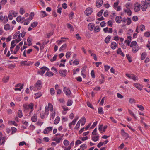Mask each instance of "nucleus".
I'll use <instances>...</instances> for the list:
<instances>
[{"label":"nucleus","mask_w":150,"mask_h":150,"mask_svg":"<svg viewBox=\"0 0 150 150\" xmlns=\"http://www.w3.org/2000/svg\"><path fill=\"white\" fill-rule=\"evenodd\" d=\"M64 136V134H56L52 140L56 141V143L54 142H52L51 144V145L52 146H55L56 145L57 143H59L62 139Z\"/></svg>","instance_id":"obj_1"},{"label":"nucleus","mask_w":150,"mask_h":150,"mask_svg":"<svg viewBox=\"0 0 150 150\" xmlns=\"http://www.w3.org/2000/svg\"><path fill=\"white\" fill-rule=\"evenodd\" d=\"M40 69L42 70L41 71H38V74H40L42 75L45 73L46 71H49V69L46 67L44 66L40 68Z\"/></svg>","instance_id":"obj_2"},{"label":"nucleus","mask_w":150,"mask_h":150,"mask_svg":"<svg viewBox=\"0 0 150 150\" xmlns=\"http://www.w3.org/2000/svg\"><path fill=\"white\" fill-rule=\"evenodd\" d=\"M42 82L41 80H39L37 81L36 83L35 84L34 87V89L40 90L42 87Z\"/></svg>","instance_id":"obj_3"},{"label":"nucleus","mask_w":150,"mask_h":150,"mask_svg":"<svg viewBox=\"0 0 150 150\" xmlns=\"http://www.w3.org/2000/svg\"><path fill=\"white\" fill-rule=\"evenodd\" d=\"M134 9L135 12L139 11L140 9V4L137 3L134 4Z\"/></svg>","instance_id":"obj_4"},{"label":"nucleus","mask_w":150,"mask_h":150,"mask_svg":"<svg viewBox=\"0 0 150 150\" xmlns=\"http://www.w3.org/2000/svg\"><path fill=\"white\" fill-rule=\"evenodd\" d=\"M141 9L143 11H145L146 10L148 6L145 3L144 1H142L141 3Z\"/></svg>","instance_id":"obj_5"},{"label":"nucleus","mask_w":150,"mask_h":150,"mask_svg":"<svg viewBox=\"0 0 150 150\" xmlns=\"http://www.w3.org/2000/svg\"><path fill=\"white\" fill-rule=\"evenodd\" d=\"M63 91L65 94L67 96H70L71 93L70 90L68 88L66 87L64 88Z\"/></svg>","instance_id":"obj_6"},{"label":"nucleus","mask_w":150,"mask_h":150,"mask_svg":"<svg viewBox=\"0 0 150 150\" xmlns=\"http://www.w3.org/2000/svg\"><path fill=\"white\" fill-rule=\"evenodd\" d=\"M6 137H2V133L0 132V144L1 145L3 144L5 142Z\"/></svg>","instance_id":"obj_7"},{"label":"nucleus","mask_w":150,"mask_h":150,"mask_svg":"<svg viewBox=\"0 0 150 150\" xmlns=\"http://www.w3.org/2000/svg\"><path fill=\"white\" fill-rule=\"evenodd\" d=\"M0 21L1 22H2L4 21V24L7 23L8 21V17L7 16H3L1 15L0 16Z\"/></svg>","instance_id":"obj_8"},{"label":"nucleus","mask_w":150,"mask_h":150,"mask_svg":"<svg viewBox=\"0 0 150 150\" xmlns=\"http://www.w3.org/2000/svg\"><path fill=\"white\" fill-rule=\"evenodd\" d=\"M53 127H47L44 129L43 131L44 134H47L52 129Z\"/></svg>","instance_id":"obj_9"},{"label":"nucleus","mask_w":150,"mask_h":150,"mask_svg":"<svg viewBox=\"0 0 150 150\" xmlns=\"http://www.w3.org/2000/svg\"><path fill=\"white\" fill-rule=\"evenodd\" d=\"M93 11L92 9L90 8H87L85 11L84 13L86 16H89L90 15Z\"/></svg>","instance_id":"obj_10"},{"label":"nucleus","mask_w":150,"mask_h":150,"mask_svg":"<svg viewBox=\"0 0 150 150\" xmlns=\"http://www.w3.org/2000/svg\"><path fill=\"white\" fill-rule=\"evenodd\" d=\"M103 4V0H98L96 2V6L98 7H100L102 6Z\"/></svg>","instance_id":"obj_11"},{"label":"nucleus","mask_w":150,"mask_h":150,"mask_svg":"<svg viewBox=\"0 0 150 150\" xmlns=\"http://www.w3.org/2000/svg\"><path fill=\"white\" fill-rule=\"evenodd\" d=\"M95 26V25L93 23H90L88 25V28L90 31H92L94 30Z\"/></svg>","instance_id":"obj_12"},{"label":"nucleus","mask_w":150,"mask_h":150,"mask_svg":"<svg viewBox=\"0 0 150 150\" xmlns=\"http://www.w3.org/2000/svg\"><path fill=\"white\" fill-rule=\"evenodd\" d=\"M134 85L137 88L140 90H142L143 88L142 86L139 83H134Z\"/></svg>","instance_id":"obj_13"},{"label":"nucleus","mask_w":150,"mask_h":150,"mask_svg":"<svg viewBox=\"0 0 150 150\" xmlns=\"http://www.w3.org/2000/svg\"><path fill=\"white\" fill-rule=\"evenodd\" d=\"M67 71L66 70H60L59 71V73L61 76L65 77L66 75Z\"/></svg>","instance_id":"obj_14"},{"label":"nucleus","mask_w":150,"mask_h":150,"mask_svg":"<svg viewBox=\"0 0 150 150\" xmlns=\"http://www.w3.org/2000/svg\"><path fill=\"white\" fill-rule=\"evenodd\" d=\"M122 17L120 16H117L115 18V21L117 23H119L122 21Z\"/></svg>","instance_id":"obj_15"},{"label":"nucleus","mask_w":150,"mask_h":150,"mask_svg":"<svg viewBox=\"0 0 150 150\" xmlns=\"http://www.w3.org/2000/svg\"><path fill=\"white\" fill-rule=\"evenodd\" d=\"M86 120V119L84 117H83L82 118L81 120V121H80V123H81V126H83L85 125Z\"/></svg>","instance_id":"obj_16"},{"label":"nucleus","mask_w":150,"mask_h":150,"mask_svg":"<svg viewBox=\"0 0 150 150\" xmlns=\"http://www.w3.org/2000/svg\"><path fill=\"white\" fill-rule=\"evenodd\" d=\"M132 47V50L133 53H135L137 52L139 50L138 47L137 46L131 47Z\"/></svg>","instance_id":"obj_17"},{"label":"nucleus","mask_w":150,"mask_h":150,"mask_svg":"<svg viewBox=\"0 0 150 150\" xmlns=\"http://www.w3.org/2000/svg\"><path fill=\"white\" fill-rule=\"evenodd\" d=\"M32 121L33 122H35L37 120V116L36 114H34L32 117Z\"/></svg>","instance_id":"obj_18"},{"label":"nucleus","mask_w":150,"mask_h":150,"mask_svg":"<svg viewBox=\"0 0 150 150\" xmlns=\"http://www.w3.org/2000/svg\"><path fill=\"white\" fill-rule=\"evenodd\" d=\"M117 44L114 42H112L111 44V47L112 49H115L117 47Z\"/></svg>","instance_id":"obj_19"},{"label":"nucleus","mask_w":150,"mask_h":150,"mask_svg":"<svg viewBox=\"0 0 150 150\" xmlns=\"http://www.w3.org/2000/svg\"><path fill=\"white\" fill-rule=\"evenodd\" d=\"M27 61H21V64L22 65H24V66H30L31 65V63H27Z\"/></svg>","instance_id":"obj_20"},{"label":"nucleus","mask_w":150,"mask_h":150,"mask_svg":"<svg viewBox=\"0 0 150 150\" xmlns=\"http://www.w3.org/2000/svg\"><path fill=\"white\" fill-rule=\"evenodd\" d=\"M126 76L129 78L132 79L134 80H136V77L134 75H131L128 74H126Z\"/></svg>","instance_id":"obj_21"},{"label":"nucleus","mask_w":150,"mask_h":150,"mask_svg":"<svg viewBox=\"0 0 150 150\" xmlns=\"http://www.w3.org/2000/svg\"><path fill=\"white\" fill-rule=\"evenodd\" d=\"M124 11L125 12L127 13L129 16H130L131 15L132 11L129 8H128L127 9H124Z\"/></svg>","instance_id":"obj_22"},{"label":"nucleus","mask_w":150,"mask_h":150,"mask_svg":"<svg viewBox=\"0 0 150 150\" xmlns=\"http://www.w3.org/2000/svg\"><path fill=\"white\" fill-rule=\"evenodd\" d=\"M117 54L121 55L122 56H124V53L122 52L120 48H119L118 49V50H117Z\"/></svg>","instance_id":"obj_23"},{"label":"nucleus","mask_w":150,"mask_h":150,"mask_svg":"<svg viewBox=\"0 0 150 150\" xmlns=\"http://www.w3.org/2000/svg\"><path fill=\"white\" fill-rule=\"evenodd\" d=\"M101 76L102 79H100L99 80V82L100 84H101L103 83L105 81V78L103 75V74H101Z\"/></svg>","instance_id":"obj_24"},{"label":"nucleus","mask_w":150,"mask_h":150,"mask_svg":"<svg viewBox=\"0 0 150 150\" xmlns=\"http://www.w3.org/2000/svg\"><path fill=\"white\" fill-rule=\"evenodd\" d=\"M121 134L127 138L129 137L128 134L125 132L124 130L123 129H122L121 130Z\"/></svg>","instance_id":"obj_25"},{"label":"nucleus","mask_w":150,"mask_h":150,"mask_svg":"<svg viewBox=\"0 0 150 150\" xmlns=\"http://www.w3.org/2000/svg\"><path fill=\"white\" fill-rule=\"evenodd\" d=\"M99 139V136L97 135L96 136H93L92 137V140L96 142Z\"/></svg>","instance_id":"obj_26"},{"label":"nucleus","mask_w":150,"mask_h":150,"mask_svg":"<svg viewBox=\"0 0 150 150\" xmlns=\"http://www.w3.org/2000/svg\"><path fill=\"white\" fill-rule=\"evenodd\" d=\"M100 30V28L98 26H95L93 30L95 32L97 33L99 32Z\"/></svg>","instance_id":"obj_27"},{"label":"nucleus","mask_w":150,"mask_h":150,"mask_svg":"<svg viewBox=\"0 0 150 150\" xmlns=\"http://www.w3.org/2000/svg\"><path fill=\"white\" fill-rule=\"evenodd\" d=\"M146 52H143L141 54V59L142 60H143L146 56Z\"/></svg>","instance_id":"obj_28"},{"label":"nucleus","mask_w":150,"mask_h":150,"mask_svg":"<svg viewBox=\"0 0 150 150\" xmlns=\"http://www.w3.org/2000/svg\"><path fill=\"white\" fill-rule=\"evenodd\" d=\"M9 78V76L4 77L3 79V81L4 83H6L8 81Z\"/></svg>","instance_id":"obj_29"},{"label":"nucleus","mask_w":150,"mask_h":150,"mask_svg":"<svg viewBox=\"0 0 150 150\" xmlns=\"http://www.w3.org/2000/svg\"><path fill=\"white\" fill-rule=\"evenodd\" d=\"M60 117L59 116L57 117L54 121V124H57L59 122L60 120Z\"/></svg>","instance_id":"obj_30"},{"label":"nucleus","mask_w":150,"mask_h":150,"mask_svg":"<svg viewBox=\"0 0 150 150\" xmlns=\"http://www.w3.org/2000/svg\"><path fill=\"white\" fill-rule=\"evenodd\" d=\"M45 75L49 77L52 76L54 75V73L52 72L47 71L45 74Z\"/></svg>","instance_id":"obj_31"},{"label":"nucleus","mask_w":150,"mask_h":150,"mask_svg":"<svg viewBox=\"0 0 150 150\" xmlns=\"http://www.w3.org/2000/svg\"><path fill=\"white\" fill-rule=\"evenodd\" d=\"M67 47V44H66L63 45L59 48V51H61L66 49Z\"/></svg>","instance_id":"obj_32"},{"label":"nucleus","mask_w":150,"mask_h":150,"mask_svg":"<svg viewBox=\"0 0 150 150\" xmlns=\"http://www.w3.org/2000/svg\"><path fill=\"white\" fill-rule=\"evenodd\" d=\"M111 38L110 36L108 35L107 36L105 40V41L106 43H108L110 41V39Z\"/></svg>","instance_id":"obj_33"},{"label":"nucleus","mask_w":150,"mask_h":150,"mask_svg":"<svg viewBox=\"0 0 150 150\" xmlns=\"http://www.w3.org/2000/svg\"><path fill=\"white\" fill-rule=\"evenodd\" d=\"M20 47L19 46V45H16L13 52V54H16L17 52L18 51Z\"/></svg>","instance_id":"obj_34"},{"label":"nucleus","mask_w":150,"mask_h":150,"mask_svg":"<svg viewBox=\"0 0 150 150\" xmlns=\"http://www.w3.org/2000/svg\"><path fill=\"white\" fill-rule=\"evenodd\" d=\"M98 113L99 114H103L104 113V112L102 107H100L98 109Z\"/></svg>","instance_id":"obj_35"},{"label":"nucleus","mask_w":150,"mask_h":150,"mask_svg":"<svg viewBox=\"0 0 150 150\" xmlns=\"http://www.w3.org/2000/svg\"><path fill=\"white\" fill-rule=\"evenodd\" d=\"M18 116L20 118H21L22 117V112L21 110H19L18 112Z\"/></svg>","instance_id":"obj_36"},{"label":"nucleus","mask_w":150,"mask_h":150,"mask_svg":"<svg viewBox=\"0 0 150 150\" xmlns=\"http://www.w3.org/2000/svg\"><path fill=\"white\" fill-rule=\"evenodd\" d=\"M36 97H35V99H36L40 97L42 95L41 92H38L35 94Z\"/></svg>","instance_id":"obj_37"},{"label":"nucleus","mask_w":150,"mask_h":150,"mask_svg":"<svg viewBox=\"0 0 150 150\" xmlns=\"http://www.w3.org/2000/svg\"><path fill=\"white\" fill-rule=\"evenodd\" d=\"M34 16V13L33 12H31L30 14L29 18H28V19L30 21L32 20V19H33V17Z\"/></svg>","instance_id":"obj_38"},{"label":"nucleus","mask_w":150,"mask_h":150,"mask_svg":"<svg viewBox=\"0 0 150 150\" xmlns=\"http://www.w3.org/2000/svg\"><path fill=\"white\" fill-rule=\"evenodd\" d=\"M81 121V120H80L77 123L76 125V126L74 128V129H78L80 127V121Z\"/></svg>","instance_id":"obj_39"},{"label":"nucleus","mask_w":150,"mask_h":150,"mask_svg":"<svg viewBox=\"0 0 150 150\" xmlns=\"http://www.w3.org/2000/svg\"><path fill=\"white\" fill-rule=\"evenodd\" d=\"M73 103V101L69 99L67 103V105L68 106L71 105Z\"/></svg>","instance_id":"obj_40"},{"label":"nucleus","mask_w":150,"mask_h":150,"mask_svg":"<svg viewBox=\"0 0 150 150\" xmlns=\"http://www.w3.org/2000/svg\"><path fill=\"white\" fill-rule=\"evenodd\" d=\"M34 106V104L33 103H30L28 105V109H32Z\"/></svg>","instance_id":"obj_41"},{"label":"nucleus","mask_w":150,"mask_h":150,"mask_svg":"<svg viewBox=\"0 0 150 150\" xmlns=\"http://www.w3.org/2000/svg\"><path fill=\"white\" fill-rule=\"evenodd\" d=\"M10 25L9 24H7L4 26V28L5 30H8L10 29Z\"/></svg>","instance_id":"obj_42"},{"label":"nucleus","mask_w":150,"mask_h":150,"mask_svg":"<svg viewBox=\"0 0 150 150\" xmlns=\"http://www.w3.org/2000/svg\"><path fill=\"white\" fill-rule=\"evenodd\" d=\"M126 21L127 24L128 25H130L132 22L131 19L130 18H127Z\"/></svg>","instance_id":"obj_43"},{"label":"nucleus","mask_w":150,"mask_h":150,"mask_svg":"<svg viewBox=\"0 0 150 150\" xmlns=\"http://www.w3.org/2000/svg\"><path fill=\"white\" fill-rule=\"evenodd\" d=\"M19 34H21L20 31H18L16 32L13 35V39H16Z\"/></svg>","instance_id":"obj_44"},{"label":"nucleus","mask_w":150,"mask_h":150,"mask_svg":"<svg viewBox=\"0 0 150 150\" xmlns=\"http://www.w3.org/2000/svg\"><path fill=\"white\" fill-rule=\"evenodd\" d=\"M137 106L141 111H143L144 110V108L142 105L137 104Z\"/></svg>","instance_id":"obj_45"},{"label":"nucleus","mask_w":150,"mask_h":150,"mask_svg":"<svg viewBox=\"0 0 150 150\" xmlns=\"http://www.w3.org/2000/svg\"><path fill=\"white\" fill-rule=\"evenodd\" d=\"M128 110L130 115L132 116H133L134 117L135 119H136L137 117L136 116H135L134 113L133 112H132L131 110H130L129 109H128Z\"/></svg>","instance_id":"obj_46"},{"label":"nucleus","mask_w":150,"mask_h":150,"mask_svg":"<svg viewBox=\"0 0 150 150\" xmlns=\"http://www.w3.org/2000/svg\"><path fill=\"white\" fill-rule=\"evenodd\" d=\"M31 38L29 37L27 40V41L28 43V45L30 46L31 45L32 43H31Z\"/></svg>","instance_id":"obj_47"},{"label":"nucleus","mask_w":150,"mask_h":150,"mask_svg":"<svg viewBox=\"0 0 150 150\" xmlns=\"http://www.w3.org/2000/svg\"><path fill=\"white\" fill-rule=\"evenodd\" d=\"M38 23L37 22H34L31 24V26L33 28H34L37 25Z\"/></svg>","instance_id":"obj_48"},{"label":"nucleus","mask_w":150,"mask_h":150,"mask_svg":"<svg viewBox=\"0 0 150 150\" xmlns=\"http://www.w3.org/2000/svg\"><path fill=\"white\" fill-rule=\"evenodd\" d=\"M11 130L12 131L11 134H13L16 132L17 129L16 128L13 127L11 128Z\"/></svg>","instance_id":"obj_49"},{"label":"nucleus","mask_w":150,"mask_h":150,"mask_svg":"<svg viewBox=\"0 0 150 150\" xmlns=\"http://www.w3.org/2000/svg\"><path fill=\"white\" fill-rule=\"evenodd\" d=\"M71 54V52H70L69 51L67 52L66 53V58H69L70 57Z\"/></svg>","instance_id":"obj_50"},{"label":"nucleus","mask_w":150,"mask_h":150,"mask_svg":"<svg viewBox=\"0 0 150 150\" xmlns=\"http://www.w3.org/2000/svg\"><path fill=\"white\" fill-rule=\"evenodd\" d=\"M126 57L128 60L129 61L131 62L132 61V59L129 54H127L126 55Z\"/></svg>","instance_id":"obj_51"},{"label":"nucleus","mask_w":150,"mask_h":150,"mask_svg":"<svg viewBox=\"0 0 150 150\" xmlns=\"http://www.w3.org/2000/svg\"><path fill=\"white\" fill-rule=\"evenodd\" d=\"M137 44V42L136 41H133L131 43L130 45V47L136 46Z\"/></svg>","instance_id":"obj_52"},{"label":"nucleus","mask_w":150,"mask_h":150,"mask_svg":"<svg viewBox=\"0 0 150 150\" xmlns=\"http://www.w3.org/2000/svg\"><path fill=\"white\" fill-rule=\"evenodd\" d=\"M48 106L50 108L49 109L51 111H52L53 110V107L52 105L50 103H49L48 104Z\"/></svg>","instance_id":"obj_53"},{"label":"nucleus","mask_w":150,"mask_h":150,"mask_svg":"<svg viewBox=\"0 0 150 150\" xmlns=\"http://www.w3.org/2000/svg\"><path fill=\"white\" fill-rule=\"evenodd\" d=\"M63 143L65 146H67L69 144V142L68 140L65 139L63 142Z\"/></svg>","instance_id":"obj_54"},{"label":"nucleus","mask_w":150,"mask_h":150,"mask_svg":"<svg viewBox=\"0 0 150 150\" xmlns=\"http://www.w3.org/2000/svg\"><path fill=\"white\" fill-rule=\"evenodd\" d=\"M16 20L18 22H21L22 21L21 16H18L16 18Z\"/></svg>","instance_id":"obj_55"},{"label":"nucleus","mask_w":150,"mask_h":150,"mask_svg":"<svg viewBox=\"0 0 150 150\" xmlns=\"http://www.w3.org/2000/svg\"><path fill=\"white\" fill-rule=\"evenodd\" d=\"M129 102L131 104L135 103V100L133 98H130L129 100Z\"/></svg>","instance_id":"obj_56"},{"label":"nucleus","mask_w":150,"mask_h":150,"mask_svg":"<svg viewBox=\"0 0 150 150\" xmlns=\"http://www.w3.org/2000/svg\"><path fill=\"white\" fill-rule=\"evenodd\" d=\"M16 44L14 42V41H12L11 43V49L12 48H14L15 46H16Z\"/></svg>","instance_id":"obj_57"},{"label":"nucleus","mask_w":150,"mask_h":150,"mask_svg":"<svg viewBox=\"0 0 150 150\" xmlns=\"http://www.w3.org/2000/svg\"><path fill=\"white\" fill-rule=\"evenodd\" d=\"M23 86V84H22L20 86V88H16L14 90L15 91H21V89H22Z\"/></svg>","instance_id":"obj_58"},{"label":"nucleus","mask_w":150,"mask_h":150,"mask_svg":"<svg viewBox=\"0 0 150 150\" xmlns=\"http://www.w3.org/2000/svg\"><path fill=\"white\" fill-rule=\"evenodd\" d=\"M87 147L86 144H83L80 146V148L81 149H84Z\"/></svg>","instance_id":"obj_59"},{"label":"nucleus","mask_w":150,"mask_h":150,"mask_svg":"<svg viewBox=\"0 0 150 150\" xmlns=\"http://www.w3.org/2000/svg\"><path fill=\"white\" fill-rule=\"evenodd\" d=\"M91 75L92 77L94 78L95 77V72L94 70H92L91 72Z\"/></svg>","instance_id":"obj_60"},{"label":"nucleus","mask_w":150,"mask_h":150,"mask_svg":"<svg viewBox=\"0 0 150 150\" xmlns=\"http://www.w3.org/2000/svg\"><path fill=\"white\" fill-rule=\"evenodd\" d=\"M144 36L148 37L150 36V32H147L144 33Z\"/></svg>","instance_id":"obj_61"},{"label":"nucleus","mask_w":150,"mask_h":150,"mask_svg":"<svg viewBox=\"0 0 150 150\" xmlns=\"http://www.w3.org/2000/svg\"><path fill=\"white\" fill-rule=\"evenodd\" d=\"M7 2V0H2L1 2L0 3L2 5H4Z\"/></svg>","instance_id":"obj_62"},{"label":"nucleus","mask_w":150,"mask_h":150,"mask_svg":"<svg viewBox=\"0 0 150 150\" xmlns=\"http://www.w3.org/2000/svg\"><path fill=\"white\" fill-rule=\"evenodd\" d=\"M103 125H99L98 129L101 133H102V129L103 128Z\"/></svg>","instance_id":"obj_63"},{"label":"nucleus","mask_w":150,"mask_h":150,"mask_svg":"<svg viewBox=\"0 0 150 150\" xmlns=\"http://www.w3.org/2000/svg\"><path fill=\"white\" fill-rule=\"evenodd\" d=\"M144 2L148 6H150V0H145Z\"/></svg>","instance_id":"obj_64"}]
</instances>
